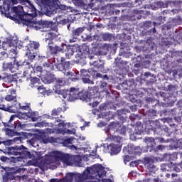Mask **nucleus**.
I'll use <instances>...</instances> for the list:
<instances>
[{"instance_id":"f257e3e1","label":"nucleus","mask_w":182,"mask_h":182,"mask_svg":"<svg viewBox=\"0 0 182 182\" xmlns=\"http://www.w3.org/2000/svg\"><path fill=\"white\" fill-rule=\"evenodd\" d=\"M11 8V10L10 12ZM0 12L12 21H21L23 25V21H27V19L25 18V8L22 6L11 7V0H3V4L0 6Z\"/></svg>"},{"instance_id":"f03ea898","label":"nucleus","mask_w":182,"mask_h":182,"mask_svg":"<svg viewBox=\"0 0 182 182\" xmlns=\"http://www.w3.org/2000/svg\"><path fill=\"white\" fill-rule=\"evenodd\" d=\"M59 0H40V4H41V11L47 16H52L53 14H56L59 9L60 11H66L67 12H73V9L71 6H68L65 5L58 4Z\"/></svg>"},{"instance_id":"7ed1b4c3","label":"nucleus","mask_w":182,"mask_h":182,"mask_svg":"<svg viewBox=\"0 0 182 182\" xmlns=\"http://www.w3.org/2000/svg\"><path fill=\"white\" fill-rule=\"evenodd\" d=\"M60 161L67 166H70V155L62 153L59 151H54L50 155L46 156V164H53V169L60 166Z\"/></svg>"},{"instance_id":"20e7f679","label":"nucleus","mask_w":182,"mask_h":182,"mask_svg":"<svg viewBox=\"0 0 182 182\" xmlns=\"http://www.w3.org/2000/svg\"><path fill=\"white\" fill-rule=\"evenodd\" d=\"M48 38H44L45 43H48V50L50 55H56L59 52H63L66 44L64 43H54L53 38L56 34L53 33H48Z\"/></svg>"},{"instance_id":"39448f33","label":"nucleus","mask_w":182,"mask_h":182,"mask_svg":"<svg viewBox=\"0 0 182 182\" xmlns=\"http://www.w3.org/2000/svg\"><path fill=\"white\" fill-rule=\"evenodd\" d=\"M6 153L9 156H19L21 159H24L25 160L26 159H32V154L23 145L11 146L6 149Z\"/></svg>"},{"instance_id":"423d86ee","label":"nucleus","mask_w":182,"mask_h":182,"mask_svg":"<svg viewBox=\"0 0 182 182\" xmlns=\"http://www.w3.org/2000/svg\"><path fill=\"white\" fill-rule=\"evenodd\" d=\"M18 55V52L16 51V47L15 49H11L9 53V56L11 59H14L13 63H9L6 64V69H9L11 72H16L19 67L26 66L29 65L28 61H18L16 60V57Z\"/></svg>"},{"instance_id":"0eeeda50","label":"nucleus","mask_w":182,"mask_h":182,"mask_svg":"<svg viewBox=\"0 0 182 182\" xmlns=\"http://www.w3.org/2000/svg\"><path fill=\"white\" fill-rule=\"evenodd\" d=\"M2 170H4L5 173L3 175V181L9 182L12 180H21V176L18 174L22 171L21 168L15 167H2Z\"/></svg>"},{"instance_id":"6e6552de","label":"nucleus","mask_w":182,"mask_h":182,"mask_svg":"<svg viewBox=\"0 0 182 182\" xmlns=\"http://www.w3.org/2000/svg\"><path fill=\"white\" fill-rule=\"evenodd\" d=\"M61 95H63V99L73 102L76 100V99H82V95H83V93L80 92L79 88L71 87L70 90H64V92Z\"/></svg>"},{"instance_id":"1a4fd4ad","label":"nucleus","mask_w":182,"mask_h":182,"mask_svg":"<svg viewBox=\"0 0 182 182\" xmlns=\"http://www.w3.org/2000/svg\"><path fill=\"white\" fill-rule=\"evenodd\" d=\"M26 6H24V16L25 19H33L38 16V9L36 7L32 4V3L28 0Z\"/></svg>"},{"instance_id":"9d476101","label":"nucleus","mask_w":182,"mask_h":182,"mask_svg":"<svg viewBox=\"0 0 182 182\" xmlns=\"http://www.w3.org/2000/svg\"><path fill=\"white\" fill-rule=\"evenodd\" d=\"M144 166L146 168V176L156 177V171H157V168H156V166H154V159L146 157L144 159Z\"/></svg>"},{"instance_id":"9b49d317","label":"nucleus","mask_w":182,"mask_h":182,"mask_svg":"<svg viewBox=\"0 0 182 182\" xmlns=\"http://www.w3.org/2000/svg\"><path fill=\"white\" fill-rule=\"evenodd\" d=\"M96 75V71L92 68L88 70L81 69L80 76L83 83H88V85H94L95 82L90 80V76H95Z\"/></svg>"},{"instance_id":"f8f14e48","label":"nucleus","mask_w":182,"mask_h":182,"mask_svg":"<svg viewBox=\"0 0 182 182\" xmlns=\"http://www.w3.org/2000/svg\"><path fill=\"white\" fill-rule=\"evenodd\" d=\"M23 25H26L28 28L35 29L36 31H42V21H35L33 18L27 19L23 21Z\"/></svg>"},{"instance_id":"ddd939ff","label":"nucleus","mask_w":182,"mask_h":182,"mask_svg":"<svg viewBox=\"0 0 182 182\" xmlns=\"http://www.w3.org/2000/svg\"><path fill=\"white\" fill-rule=\"evenodd\" d=\"M21 48H26V50L31 51V50H37V49H39V46H41V44L36 41H31L29 40H24L21 43Z\"/></svg>"},{"instance_id":"4468645a","label":"nucleus","mask_w":182,"mask_h":182,"mask_svg":"<svg viewBox=\"0 0 182 182\" xmlns=\"http://www.w3.org/2000/svg\"><path fill=\"white\" fill-rule=\"evenodd\" d=\"M54 83L55 85L53 87V90H55V92L58 95H62L65 92V90L60 89V86H65L66 85V81L65 80V78L60 77V78H56L55 77Z\"/></svg>"},{"instance_id":"2eb2a0df","label":"nucleus","mask_w":182,"mask_h":182,"mask_svg":"<svg viewBox=\"0 0 182 182\" xmlns=\"http://www.w3.org/2000/svg\"><path fill=\"white\" fill-rule=\"evenodd\" d=\"M165 122H167L168 124H169L170 129L167 127H164V132L166 133V136H170L171 133H176L177 132V124L174 123V120L173 118H166Z\"/></svg>"},{"instance_id":"dca6fc26","label":"nucleus","mask_w":182,"mask_h":182,"mask_svg":"<svg viewBox=\"0 0 182 182\" xmlns=\"http://www.w3.org/2000/svg\"><path fill=\"white\" fill-rule=\"evenodd\" d=\"M109 130L119 133V134H126V126H123L119 122H112L109 126Z\"/></svg>"},{"instance_id":"f3484780","label":"nucleus","mask_w":182,"mask_h":182,"mask_svg":"<svg viewBox=\"0 0 182 182\" xmlns=\"http://www.w3.org/2000/svg\"><path fill=\"white\" fill-rule=\"evenodd\" d=\"M11 139H5V138L0 137V151H2L4 154H8L6 150L11 149Z\"/></svg>"},{"instance_id":"a211bd4d","label":"nucleus","mask_w":182,"mask_h":182,"mask_svg":"<svg viewBox=\"0 0 182 182\" xmlns=\"http://www.w3.org/2000/svg\"><path fill=\"white\" fill-rule=\"evenodd\" d=\"M144 141L147 144L146 151H156V140L153 137H146L144 139Z\"/></svg>"},{"instance_id":"6ab92c4d","label":"nucleus","mask_w":182,"mask_h":182,"mask_svg":"<svg viewBox=\"0 0 182 182\" xmlns=\"http://www.w3.org/2000/svg\"><path fill=\"white\" fill-rule=\"evenodd\" d=\"M86 29L85 27H79L72 31L73 38L70 39V43H73L77 41V36H80L81 33Z\"/></svg>"},{"instance_id":"aec40b11","label":"nucleus","mask_w":182,"mask_h":182,"mask_svg":"<svg viewBox=\"0 0 182 182\" xmlns=\"http://www.w3.org/2000/svg\"><path fill=\"white\" fill-rule=\"evenodd\" d=\"M149 127L151 130H153L154 133H156V134H159V136H161V134H163V132H164V130L161 129V127L159 125L157 122L151 121L149 122Z\"/></svg>"},{"instance_id":"412c9836","label":"nucleus","mask_w":182,"mask_h":182,"mask_svg":"<svg viewBox=\"0 0 182 182\" xmlns=\"http://www.w3.org/2000/svg\"><path fill=\"white\" fill-rule=\"evenodd\" d=\"M100 166H102V164H95L90 168H87L86 171L88 173L90 178V177H95L97 171H99V168H100Z\"/></svg>"},{"instance_id":"4be33fe9","label":"nucleus","mask_w":182,"mask_h":182,"mask_svg":"<svg viewBox=\"0 0 182 182\" xmlns=\"http://www.w3.org/2000/svg\"><path fill=\"white\" fill-rule=\"evenodd\" d=\"M1 80H3L5 83H12V82L15 80V77L9 73H3L0 75V81Z\"/></svg>"},{"instance_id":"5701e85b","label":"nucleus","mask_w":182,"mask_h":182,"mask_svg":"<svg viewBox=\"0 0 182 182\" xmlns=\"http://www.w3.org/2000/svg\"><path fill=\"white\" fill-rule=\"evenodd\" d=\"M28 119H31L32 122H38L41 117L39 116V112L38 111H33L30 109L27 112Z\"/></svg>"},{"instance_id":"b1692460","label":"nucleus","mask_w":182,"mask_h":182,"mask_svg":"<svg viewBox=\"0 0 182 182\" xmlns=\"http://www.w3.org/2000/svg\"><path fill=\"white\" fill-rule=\"evenodd\" d=\"M13 106V105H10ZM16 107L18 110H27L29 112L31 110V103L28 102H21V103H16L14 105L13 109H15L14 107Z\"/></svg>"},{"instance_id":"393cba45","label":"nucleus","mask_w":182,"mask_h":182,"mask_svg":"<svg viewBox=\"0 0 182 182\" xmlns=\"http://www.w3.org/2000/svg\"><path fill=\"white\" fill-rule=\"evenodd\" d=\"M9 95H7L5 97V100L6 102H15L16 101V90L15 89L11 88L9 90Z\"/></svg>"},{"instance_id":"a878e982","label":"nucleus","mask_w":182,"mask_h":182,"mask_svg":"<svg viewBox=\"0 0 182 182\" xmlns=\"http://www.w3.org/2000/svg\"><path fill=\"white\" fill-rule=\"evenodd\" d=\"M79 71H68L65 73V75L69 77V79L72 82H77L79 80Z\"/></svg>"},{"instance_id":"bb28decb","label":"nucleus","mask_w":182,"mask_h":182,"mask_svg":"<svg viewBox=\"0 0 182 182\" xmlns=\"http://www.w3.org/2000/svg\"><path fill=\"white\" fill-rule=\"evenodd\" d=\"M3 132L5 133V136L7 137H15V136H20L21 133L16 132L15 129H11V128H3Z\"/></svg>"},{"instance_id":"cd10ccee","label":"nucleus","mask_w":182,"mask_h":182,"mask_svg":"<svg viewBox=\"0 0 182 182\" xmlns=\"http://www.w3.org/2000/svg\"><path fill=\"white\" fill-rule=\"evenodd\" d=\"M75 178L78 182H83L85 180H87L90 178L89 173L85 171L82 173L75 174Z\"/></svg>"},{"instance_id":"c85d7f7f","label":"nucleus","mask_w":182,"mask_h":182,"mask_svg":"<svg viewBox=\"0 0 182 182\" xmlns=\"http://www.w3.org/2000/svg\"><path fill=\"white\" fill-rule=\"evenodd\" d=\"M107 149L109 150V153L112 156H113V154H119V153H120V147L117 144H110L107 146Z\"/></svg>"},{"instance_id":"c756f323","label":"nucleus","mask_w":182,"mask_h":182,"mask_svg":"<svg viewBox=\"0 0 182 182\" xmlns=\"http://www.w3.org/2000/svg\"><path fill=\"white\" fill-rule=\"evenodd\" d=\"M28 69H32L31 70V73H36L37 76H40V75L42 73L43 68H42V66L38 65V66H34L32 67L31 66V63H28V64H26Z\"/></svg>"},{"instance_id":"7c9ffc66","label":"nucleus","mask_w":182,"mask_h":182,"mask_svg":"<svg viewBox=\"0 0 182 182\" xmlns=\"http://www.w3.org/2000/svg\"><path fill=\"white\" fill-rule=\"evenodd\" d=\"M42 81L46 85H50V83H55V75L47 74L44 77H42Z\"/></svg>"},{"instance_id":"2f4dec72","label":"nucleus","mask_w":182,"mask_h":182,"mask_svg":"<svg viewBox=\"0 0 182 182\" xmlns=\"http://www.w3.org/2000/svg\"><path fill=\"white\" fill-rule=\"evenodd\" d=\"M16 119V115H11L8 122H4V127L14 129L16 122H14Z\"/></svg>"},{"instance_id":"473e14b6","label":"nucleus","mask_w":182,"mask_h":182,"mask_svg":"<svg viewBox=\"0 0 182 182\" xmlns=\"http://www.w3.org/2000/svg\"><path fill=\"white\" fill-rule=\"evenodd\" d=\"M38 85H41V79L36 77H33L30 78V86L31 87H39Z\"/></svg>"},{"instance_id":"72a5a7b5","label":"nucleus","mask_w":182,"mask_h":182,"mask_svg":"<svg viewBox=\"0 0 182 182\" xmlns=\"http://www.w3.org/2000/svg\"><path fill=\"white\" fill-rule=\"evenodd\" d=\"M106 176V171L102 165L100 166V168L95 177H99V178H103Z\"/></svg>"},{"instance_id":"f704fd0d","label":"nucleus","mask_w":182,"mask_h":182,"mask_svg":"<svg viewBox=\"0 0 182 182\" xmlns=\"http://www.w3.org/2000/svg\"><path fill=\"white\" fill-rule=\"evenodd\" d=\"M92 65L95 69H103L105 67V61L102 60H97L92 62Z\"/></svg>"},{"instance_id":"c9c22d12","label":"nucleus","mask_w":182,"mask_h":182,"mask_svg":"<svg viewBox=\"0 0 182 182\" xmlns=\"http://www.w3.org/2000/svg\"><path fill=\"white\" fill-rule=\"evenodd\" d=\"M75 53V47L70 46L67 47V50L65 51V56L67 59H70L72 55Z\"/></svg>"},{"instance_id":"e433bc0d","label":"nucleus","mask_w":182,"mask_h":182,"mask_svg":"<svg viewBox=\"0 0 182 182\" xmlns=\"http://www.w3.org/2000/svg\"><path fill=\"white\" fill-rule=\"evenodd\" d=\"M82 50L83 52L87 51V46L86 44L82 46L80 52L76 55V58L78 59H83L85 58V53L82 52Z\"/></svg>"},{"instance_id":"4c0bfd02","label":"nucleus","mask_w":182,"mask_h":182,"mask_svg":"<svg viewBox=\"0 0 182 182\" xmlns=\"http://www.w3.org/2000/svg\"><path fill=\"white\" fill-rule=\"evenodd\" d=\"M67 109L64 106L63 108L58 107L57 109H54L51 112V116H59L62 112H66Z\"/></svg>"},{"instance_id":"58836bf2","label":"nucleus","mask_w":182,"mask_h":182,"mask_svg":"<svg viewBox=\"0 0 182 182\" xmlns=\"http://www.w3.org/2000/svg\"><path fill=\"white\" fill-rule=\"evenodd\" d=\"M52 26V23L48 21H41V32H46V28H50Z\"/></svg>"},{"instance_id":"ea45409f","label":"nucleus","mask_w":182,"mask_h":182,"mask_svg":"<svg viewBox=\"0 0 182 182\" xmlns=\"http://www.w3.org/2000/svg\"><path fill=\"white\" fill-rule=\"evenodd\" d=\"M73 178H75V173H68L65 177L62 178V180L63 182H72L73 181Z\"/></svg>"},{"instance_id":"a19ab883","label":"nucleus","mask_w":182,"mask_h":182,"mask_svg":"<svg viewBox=\"0 0 182 182\" xmlns=\"http://www.w3.org/2000/svg\"><path fill=\"white\" fill-rule=\"evenodd\" d=\"M59 127H62V128H58L57 129V132L60 133V134H65L66 133V124H65V122H60L58 124Z\"/></svg>"},{"instance_id":"79ce46f5","label":"nucleus","mask_w":182,"mask_h":182,"mask_svg":"<svg viewBox=\"0 0 182 182\" xmlns=\"http://www.w3.org/2000/svg\"><path fill=\"white\" fill-rule=\"evenodd\" d=\"M164 113H165V114H168L169 116H172V117L176 118V116L177 114V109L173 108L170 110L166 109H165Z\"/></svg>"},{"instance_id":"37998d69","label":"nucleus","mask_w":182,"mask_h":182,"mask_svg":"<svg viewBox=\"0 0 182 182\" xmlns=\"http://www.w3.org/2000/svg\"><path fill=\"white\" fill-rule=\"evenodd\" d=\"M73 140H75L74 137L64 139L63 144L65 146V147H69V146L73 143Z\"/></svg>"},{"instance_id":"c03bdc74","label":"nucleus","mask_w":182,"mask_h":182,"mask_svg":"<svg viewBox=\"0 0 182 182\" xmlns=\"http://www.w3.org/2000/svg\"><path fill=\"white\" fill-rule=\"evenodd\" d=\"M0 161L2 162V164H9L12 161V159L8 156H1Z\"/></svg>"},{"instance_id":"a18cd8bd","label":"nucleus","mask_w":182,"mask_h":182,"mask_svg":"<svg viewBox=\"0 0 182 182\" xmlns=\"http://www.w3.org/2000/svg\"><path fill=\"white\" fill-rule=\"evenodd\" d=\"M61 62L58 63L55 67L60 72H63L65 70V67L63 66V62H65V58L63 57L60 59Z\"/></svg>"},{"instance_id":"49530a36","label":"nucleus","mask_w":182,"mask_h":182,"mask_svg":"<svg viewBox=\"0 0 182 182\" xmlns=\"http://www.w3.org/2000/svg\"><path fill=\"white\" fill-rule=\"evenodd\" d=\"M37 90H38V92L41 95H43V96H45V95H49V92H48V90H46V88H45V87H43V85H40V86L37 87Z\"/></svg>"},{"instance_id":"de8ad7c7","label":"nucleus","mask_w":182,"mask_h":182,"mask_svg":"<svg viewBox=\"0 0 182 182\" xmlns=\"http://www.w3.org/2000/svg\"><path fill=\"white\" fill-rule=\"evenodd\" d=\"M11 140V146L12 144H21V143H22V140H23V136H17Z\"/></svg>"},{"instance_id":"09e8293b","label":"nucleus","mask_w":182,"mask_h":182,"mask_svg":"<svg viewBox=\"0 0 182 182\" xmlns=\"http://www.w3.org/2000/svg\"><path fill=\"white\" fill-rule=\"evenodd\" d=\"M16 117H18L20 120H28V112H19L16 115Z\"/></svg>"},{"instance_id":"8fccbe9b","label":"nucleus","mask_w":182,"mask_h":182,"mask_svg":"<svg viewBox=\"0 0 182 182\" xmlns=\"http://www.w3.org/2000/svg\"><path fill=\"white\" fill-rule=\"evenodd\" d=\"M102 39L105 41H112V39H113V35H112L111 33H105L102 34Z\"/></svg>"},{"instance_id":"3c124183","label":"nucleus","mask_w":182,"mask_h":182,"mask_svg":"<svg viewBox=\"0 0 182 182\" xmlns=\"http://www.w3.org/2000/svg\"><path fill=\"white\" fill-rule=\"evenodd\" d=\"M42 142L43 144H48V143H53V136H48V137H43L42 138Z\"/></svg>"},{"instance_id":"603ef678","label":"nucleus","mask_w":182,"mask_h":182,"mask_svg":"<svg viewBox=\"0 0 182 182\" xmlns=\"http://www.w3.org/2000/svg\"><path fill=\"white\" fill-rule=\"evenodd\" d=\"M26 55L28 56V59L30 60V62H33L35 58H36L35 53H32L29 50L26 53Z\"/></svg>"},{"instance_id":"864d4df0","label":"nucleus","mask_w":182,"mask_h":182,"mask_svg":"<svg viewBox=\"0 0 182 182\" xmlns=\"http://www.w3.org/2000/svg\"><path fill=\"white\" fill-rule=\"evenodd\" d=\"M155 5L157 8H167L168 6V4L164 1H157L155 3Z\"/></svg>"},{"instance_id":"5fc2aeb1","label":"nucleus","mask_w":182,"mask_h":182,"mask_svg":"<svg viewBox=\"0 0 182 182\" xmlns=\"http://www.w3.org/2000/svg\"><path fill=\"white\" fill-rule=\"evenodd\" d=\"M109 139L112 140V141H115V143H120V141H122V137L114 135H110Z\"/></svg>"},{"instance_id":"6e6d98bb","label":"nucleus","mask_w":182,"mask_h":182,"mask_svg":"<svg viewBox=\"0 0 182 182\" xmlns=\"http://www.w3.org/2000/svg\"><path fill=\"white\" fill-rule=\"evenodd\" d=\"M94 77H95V79H99V77H100V78L103 79V80H109V77L107 76V75H102V74H100L99 73H97Z\"/></svg>"},{"instance_id":"4d7b16f0","label":"nucleus","mask_w":182,"mask_h":182,"mask_svg":"<svg viewBox=\"0 0 182 182\" xmlns=\"http://www.w3.org/2000/svg\"><path fill=\"white\" fill-rule=\"evenodd\" d=\"M73 4L76 6H85V1L83 0H72Z\"/></svg>"},{"instance_id":"13d9d810","label":"nucleus","mask_w":182,"mask_h":182,"mask_svg":"<svg viewBox=\"0 0 182 182\" xmlns=\"http://www.w3.org/2000/svg\"><path fill=\"white\" fill-rule=\"evenodd\" d=\"M88 90H89V93L90 95H91L92 96H93V95H96V93H97L98 90L97 87H88Z\"/></svg>"},{"instance_id":"bf43d9fd","label":"nucleus","mask_w":182,"mask_h":182,"mask_svg":"<svg viewBox=\"0 0 182 182\" xmlns=\"http://www.w3.org/2000/svg\"><path fill=\"white\" fill-rule=\"evenodd\" d=\"M29 0H11V5L13 4V5H16L18 4H26Z\"/></svg>"},{"instance_id":"052dcab7","label":"nucleus","mask_w":182,"mask_h":182,"mask_svg":"<svg viewBox=\"0 0 182 182\" xmlns=\"http://www.w3.org/2000/svg\"><path fill=\"white\" fill-rule=\"evenodd\" d=\"M14 129V130H16V132L21 130L22 129V123H21L19 121L16 122Z\"/></svg>"},{"instance_id":"680f3d73","label":"nucleus","mask_w":182,"mask_h":182,"mask_svg":"<svg viewBox=\"0 0 182 182\" xmlns=\"http://www.w3.org/2000/svg\"><path fill=\"white\" fill-rule=\"evenodd\" d=\"M64 139L62 137H53V143H58V144H63Z\"/></svg>"},{"instance_id":"e2e57ef3","label":"nucleus","mask_w":182,"mask_h":182,"mask_svg":"<svg viewBox=\"0 0 182 182\" xmlns=\"http://www.w3.org/2000/svg\"><path fill=\"white\" fill-rule=\"evenodd\" d=\"M177 159V153L173 152L171 154H169V161H174Z\"/></svg>"},{"instance_id":"0e129e2a","label":"nucleus","mask_w":182,"mask_h":182,"mask_svg":"<svg viewBox=\"0 0 182 182\" xmlns=\"http://www.w3.org/2000/svg\"><path fill=\"white\" fill-rule=\"evenodd\" d=\"M43 68H47V69H49V68H50V70H53V65H50V64L49 63L45 62V63L43 64Z\"/></svg>"},{"instance_id":"69168bd1","label":"nucleus","mask_w":182,"mask_h":182,"mask_svg":"<svg viewBox=\"0 0 182 182\" xmlns=\"http://www.w3.org/2000/svg\"><path fill=\"white\" fill-rule=\"evenodd\" d=\"M174 146H175L176 149H182V141H181V140H180V139L177 140Z\"/></svg>"},{"instance_id":"338daca9","label":"nucleus","mask_w":182,"mask_h":182,"mask_svg":"<svg viewBox=\"0 0 182 182\" xmlns=\"http://www.w3.org/2000/svg\"><path fill=\"white\" fill-rule=\"evenodd\" d=\"M46 126V122L42 121L41 122H37L36 127H45Z\"/></svg>"},{"instance_id":"774afa93","label":"nucleus","mask_w":182,"mask_h":182,"mask_svg":"<svg viewBox=\"0 0 182 182\" xmlns=\"http://www.w3.org/2000/svg\"><path fill=\"white\" fill-rule=\"evenodd\" d=\"M63 66H64V70H66V69H70V62L64 60Z\"/></svg>"}]
</instances>
